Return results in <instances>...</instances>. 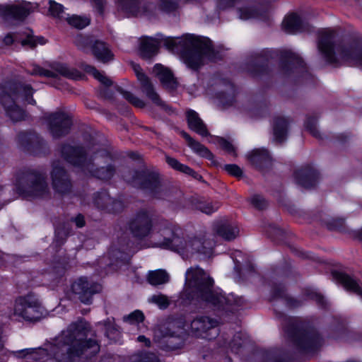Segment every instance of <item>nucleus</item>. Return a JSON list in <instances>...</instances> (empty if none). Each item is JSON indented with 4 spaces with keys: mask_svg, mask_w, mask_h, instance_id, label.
Masks as SVG:
<instances>
[{
    "mask_svg": "<svg viewBox=\"0 0 362 362\" xmlns=\"http://www.w3.org/2000/svg\"><path fill=\"white\" fill-rule=\"evenodd\" d=\"M88 329L86 322L80 320L71 323L66 331H63L54 343L46 349H24L13 351L11 354L17 358H29L43 362H71L73 358L90 350V355L99 351V346L95 339L82 340L81 336L86 335Z\"/></svg>",
    "mask_w": 362,
    "mask_h": 362,
    "instance_id": "f257e3e1",
    "label": "nucleus"
},
{
    "mask_svg": "<svg viewBox=\"0 0 362 362\" xmlns=\"http://www.w3.org/2000/svg\"><path fill=\"white\" fill-rule=\"evenodd\" d=\"M279 59V69L285 78H293V83L302 82L303 78L310 76L303 59L291 49H273L265 48L251 54L245 64L246 71L253 78H269L272 69L269 62Z\"/></svg>",
    "mask_w": 362,
    "mask_h": 362,
    "instance_id": "f03ea898",
    "label": "nucleus"
},
{
    "mask_svg": "<svg viewBox=\"0 0 362 362\" xmlns=\"http://www.w3.org/2000/svg\"><path fill=\"white\" fill-rule=\"evenodd\" d=\"M93 159L88 160L87 151L82 146L62 144L60 147L62 157L68 163L88 170L98 179L108 180L113 176V158L98 139H93L88 146Z\"/></svg>",
    "mask_w": 362,
    "mask_h": 362,
    "instance_id": "7ed1b4c3",
    "label": "nucleus"
},
{
    "mask_svg": "<svg viewBox=\"0 0 362 362\" xmlns=\"http://www.w3.org/2000/svg\"><path fill=\"white\" fill-rule=\"evenodd\" d=\"M187 274H192L187 281V288L181 293L180 299L183 305H189L193 301L204 303L214 310L226 312L233 305H238V298L233 294L227 295L223 290H214V280L211 276H199L190 267Z\"/></svg>",
    "mask_w": 362,
    "mask_h": 362,
    "instance_id": "20e7f679",
    "label": "nucleus"
},
{
    "mask_svg": "<svg viewBox=\"0 0 362 362\" xmlns=\"http://www.w3.org/2000/svg\"><path fill=\"white\" fill-rule=\"evenodd\" d=\"M163 46L168 50L177 51L186 66L194 71H199L204 65V58L209 62L221 60V53L215 49L211 40L206 37L186 33L181 37L163 38Z\"/></svg>",
    "mask_w": 362,
    "mask_h": 362,
    "instance_id": "39448f33",
    "label": "nucleus"
},
{
    "mask_svg": "<svg viewBox=\"0 0 362 362\" xmlns=\"http://www.w3.org/2000/svg\"><path fill=\"white\" fill-rule=\"evenodd\" d=\"M276 317L286 320L284 331L289 339L302 352L315 353L324 343V339L317 329L312 325L294 321L283 312H276Z\"/></svg>",
    "mask_w": 362,
    "mask_h": 362,
    "instance_id": "423d86ee",
    "label": "nucleus"
},
{
    "mask_svg": "<svg viewBox=\"0 0 362 362\" xmlns=\"http://www.w3.org/2000/svg\"><path fill=\"white\" fill-rule=\"evenodd\" d=\"M34 91L30 85L21 82L9 81L4 86L0 93V102L6 115L13 122L21 121L24 118L25 112L21 105L36 104L33 98Z\"/></svg>",
    "mask_w": 362,
    "mask_h": 362,
    "instance_id": "0eeeda50",
    "label": "nucleus"
},
{
    "mask_svg": "<svg viewBox=\"0 0 362 362\" xmlns=\"http://www.w3.org/2000/svg\"><path fill=\"white\" fill-rule=\"evenodd\" d=\"M16 187L26 198L46 199L51 195L46 173L34 168H23L17 173Z\"/></svg>",
    "mask_w": 362,
    "mask_h": 362,
    "instance_id": "6e6552de",
    "label": "nucleus"
},
{
    "mask_svg": "<svg viewBox=\"0 0 362 362\" xmlns=\"http://www.w3.org/2000/svg\"><path fill=\"white\" fill-rule=\"evenodd\" d=\"M127 183L153 198H158L162 192V176L158 170L148 168L135 169Z\"/></svg>",
    "mask_w": 362,
    "mask_h": 362,
    "instance_id": "1a4fd4ad",
    "label": "nucleus"
},
{
    "mask_svg": "<svg viewBox=\"0 0 362 362\" xmlns=\"http://www.w3.org/2000/svg\"><path fill=\"white\" fill-rule=\"evenodd\" d=\"M155 213L153 209L140 208L127 223L129 233L137 240H144L153 232Z\"/></svg>",
    "mask_w": 362,
    "mask_h": 362,
    "instance_id": "9d476101",
    "label": "nucleus"
},
{
    "mask_svg": "<svg viewBox=\"0 0 362 362\" xmlns=\"http://www.w3.org/2000/svg\"><path fill=\"white\" fill-rule=\"evenodd\" d=\"M52 187L55 194L64 197L70 194L73 191V180L71 174L59 160L52 164L50 171Z\"/></svg>",
    "mask_w": 362,
    "mask_h": 362,
    "instance_id": "9b49d317",
    "label": "nucleus"
},
{
    "mask_svg": "<svg viewBox=\"0 0 362 362\" xmlns=\"http://www.w3.org/2000/svg\"><path fill=\"white\" fill-rule=\"evenodd\" d=\"M44 308L33 295L18 298L16 301L14 313L28 321L39 320L43 315Z\"/></svg>",
    "mask_w": 362,
    "mask_h": 362,
    "instance_id": "f8f14e48",
    "label": "nucleus"
},
{
    "mask_svg": "<svg viewBox=\"0 0 362 362\" xmlns=\"http://www.w3.org/2000/svg\"><path fill=\"white\" fill-rule=\"evenodd\" d=\"M218 325L219 322L216 319L206 315H199L190 322L189 327L194 337L210 341L216 339L219 334Z\"/></svg>",
    "mask_w": 362,
    "mask_h": 362,
    "instance_id": "ddd939ff",
    "label": "nucleus"
},
{
    "mask_svg": "<svg viewBox=\"0 0 362 362\" xmlns=\"http://www.w3.org/2000/svg\"><path fill=\"white\" fill-rule=\"evenodd\" d=\"M335 33L333 30H324L319 31L317 37V48L325 62L328 64L338 66L339 59L336 55Z\"/></svg>",
    "mask_w": 362,
    "mask_h": 362,
    "instance_id": "4468645a",
    "label": "nucleus"
},
{
    "mask_svg": "<svg viewBox=\"0 0 362 362\" xmlns=\"http://www.w3.org/2000/svg\"><path fill=\"white\" fill-rule=\"evenodd\" d=\"M133 70L136 74L137 80L141 85V90L146 94L147 98L150 99L155 105L161 107L165 111H172V107L167 105L160 98L159 95L155 90L153 83L148 76L143 71L139 64H133Z\"/></svg>",
    "mask_w": 362,
    "mask_h": 362,
    "instance_id": "2eb2a0df",
    "label": "nucleus"
},
{
    "mask_svg": "<svg viewBox=\"0 0 362 362\" xmlns=\"http://www.w3.org/2000/svg\"><path fill=\"white\" fill-rule=\"evenodd\" d=\"M49 131L54 139L67 135L72 126V120L69 115L63 112H55L47 117Z\"/></svg>",
    "mask_w": 362,
    "mask_h": 362,
    "instance_id": "dca6fc26",
    "label": "nucleus"
},
{
    "mask_svg": "<svg viewBox=\"0 0 362 362\" xmlns=\"http://www.w3.org/2000/svg\"><path fill=\"white\" fill-rule=\"evenodd\" d=\"M122 10L134 17L156 18V8L153 4L144 0H119Z\"/></svg>",
    "mask_w": 362,
    "mask_h": 362,
    "instance_id": "f3484780",
    "label": "nucleus"
},
{
    "mask_svg": "<svg viewBox=\"0 0 362 362\" xmlns=\"http://www.w3.org/2000/svg\"><path fill=\"white\" fill-rule=\"evenodd\" d=\"M71 290L81 302L90 304L93 295L101 291V286L86 277H81L72 284Z\"/></svg>",
    "mask_w": 362,
    "mask_h": 362,
    "instance_id": "a211bd4d",
    "label": "nucleus"
},
{
    "mask_svg": "<svg viewBox=\"0 0 362 362\" xmlns=\"http://www.w3.org/2000/svg\"><path fill=\"white\" fill-rule=\"evenodd\" d=\"M80 67L86 73L92 74L94 78L100 81V98L104 101L112 103L113 100V93L112 90V81L107 78L103 73L98 71L94 66L86 62H81Z\"/></svg>",
    "mask_w": 362,
    "mask_h": 362,
    "instance_id": "6ab92c4d",
    "label": "nucleus"
},
{
    "mask_svg": "<svg viewBox=\"0 0 362 362\" xmlns=\"http://www.w3.org/2000/svg\"><path fill=\"white\" fill-rule=\"evenodd\" d=\"M342 59L352 60L362 66V39L354 37L344 44H339L337 47Z\"/></svg>",
    "mask_w": 362,
    "mask_h": 362,
    "instance_id": "aec40b11",
    "label": "nucleus"
},
{
    "mask_svg": "<svg viewBox=\"0 0 362 362\" xmlns=\"http://www.w3.org/2000/svg\"><path fill=\"white\" fill-rule=\"evenodd\" d=\"M293 177L298 185L305 189H312L317 185L320 173L311 165H305L296 170L293 173Z\"/></svg>",
    "mask_w": 362,
    "mask_h": 362,
    "instance_id": "412c9836",
    "label": "nucleus"
},
{
    "mask_svg": "<svg viewBox=\"0 0 362 362\" xmlns=\"http://www.w3.org/2000/svg\"><path fill=\"white\" fill-rule=\"evenodd\" d=\"M6 45H10L13 42H19L24 47L34 49L40 45H45L46 40L43 37L34 36L30 31H25L14 34H8L3 40Z\"/></svg>",
    "mask_w": 362,
    "mask_h": 362,
    "instance_id": "4be33fe9",
    "label": "nucleus"
},
{
    "mask_svg": "<svg viewBox=\"0 0 362 362\" xmlns=\"http://www.w3.org/2000/svg\"><path fill=\"white\" fill-rule=\"evenodd\" d=\"M179 228L175 227L170 229V236L164 237L160 243L163 249L169 250L177 253H184L187 249V243Z\"/></svg>",
    "mask_w": 362,
    "mask_h": 362,
    "instance_id": "5701e85b",
    "label": "nucleus"
},
{
    "mask_svg": "<svg viewBox=\"0 0 362 362\" xmlns=\"http://www.w3.org/2000/svg\"><path fill=\"white\" fill-rule=\"evenodd\" d=\"M247 160L258 170L263 171L272 166V158L266 148H255L247 156Z\"/></svg>",
    "mask_w": 362,
    "mask_h": 362,
    "instance_id": "b1692460",
    "label": "nucleus"
},
{
    "mask_svg": "<svg viewBox=\"0 0 362 362\" xmlns=\"http://www.w3.org/2000/svg\"><path fill=\"white\" fill-rule=\"evenodd\" d=\"M332 276L337 283L341 284L347 291L352 292L362 298V283L346 272L334 270Z\"/></svg>",
    "mask_w": 362,
    "mask_h": 362,
    "instance_id": "393cba45",
    "label": "nucleus"
},
{
    "mask_svg": "<svg viewBox=\"0 0 362 362\" xmlns=\"http://www.w3.org/2000/svg\"><path fill=\"white\" fill-rule=\"evenodd\" d=\"M180 136L186 141L187 146L197 156L204 158L212 163L214 166L218 165L214 153L204 145L193 139L187 132H180Z\"/></svg>",
    "mask_w": 362,
    "mask_h": 362,
    "instance_id": "a878e982",
    "label": "nucleus"
},
{
    "mask_svg": "<svg viewBox=\"0 0 362 362\" xmlns=\"http://www.w3.org/2000/svg\"><path fill=\"white\" fill-rule=\"evenodd\" d=\"M17 141L28 150L40 151L47 146L45 141L35 132H20L17 135Z\"/></svg>",
    "mask_w": 362,
    "mask_h": 362,
    "instance_id": "bb28decb",
    "label": "nucleus"
},
{
    "mask_svg": "<svg viewBox=\"0 0 362 362\" xmlns=\"http://www.w3.org/2000/svg\"><path fill=\"white\" fill-rule=\"evenodd\" d=\"M153 72L166 89L175 90L177 88L178 82L170 69L161 64H156L153 66Z\"/></svg>",
    "mask_w": 362,
    "mask_h": 362,
    "instance_id": "cd10ccee",
    "label": "nucleus"
},
{
    "mask_svg": "<svg viewBox=\"0 0 362 362\" xmlns=\"http://www.w3.org/2000/svg\"><path fill=\"white\" fill-rule=\"evenodd\" d=\"M296 274L291 264V259L286 257H284L281 261L271 265L269 272V275L272 278L295 279Z\"/></svg>",
    "mask_w": 362,
    "mask_h": 362,
    "instance_id": "c85d7f7f",
    "label": "nucleus"
},
{
    "mask_svg": "<svg viewBox=\"0 0 362 362\" xmlns=\"http://www.w3.org/2000/svg\"><path fill=\"white\" fill-rule=\"evenodd\" d=\"M160 42L152 37H144L141 40L139 53L142 59L149 60L153 59L158 52Z\"/></svg>",
    "mask_w": 362,
    "mask_h": 362,
    "instance_id": "c756f323",
    "label": "nucleus"
},
{
    "mask_svg": "<svg viewBox=\"0 0 362 362\" xmlns=\"http://www.w3.org/2000/svg\"><path fill=\"white\" fill-rule=\"evenodd\" d=\"M186 120L188 128L191 131L203 137L210 135L206 124L195 110L189 109L186 112Z\"/></svg>",
    "mask_w": 362,
    "mask_h": 362,
    "instance_id": "7c9ffc66",
    "label": "nucleus"
},
{
    "mask_svg": "<svg viewBox=\"0 0 362 362\" xmlns=\"http://www.w3.org/2000/svg\"><path fill=\"white\" fill-rule=\"evenodd\" d=\"M32 6L30 2L22 1L19 4L5 6L4 13L6 17L22 21L30 14Z\"/></svg>",
    "mask_w": 362,
    "mask_h": 362,
    "instance_id": "2f4dec72",
    "label": "nucleus"
},
{
    "mask_svg": "<svg viewBox=\"0 0 362 362\" xmlns=\"http://www.w3.org/2000/svg\"><path fill=\"white\" fill-rule=\"evenodd\" d=\"M213 230L217 236L227 241L234 240L239 233V229L226 220L214 223Z\"/></svg>",
    "mask_w": 362,
    "mask_h": 362,
    "instance_id": "473e14b6",
    "label": "nucleus"
},
{
    "mask_svg": "<svg viewBox=\"0 0 362 362\" xmlns=\"http://www.w3.org/2000/svg\"><path fill=\"white\" fill-rule=\"evenodd\" d=\"M165 160L168 166L173 170L179 173H183L186 175L192 177L193 179L198 180L200 182L205 183L203 176L195 171L194 169L187 165L181 163L177 158L166 155Z\"/></svg>",
    "mask_w": 362,
    "mask_h": 362,
    "instance_id": "72a5a7b5",
    "label": "nucleus"
},
{
    "mask_svg": "<svg viewBox=\"0 0 362 362\" xmlns=\"http://www.w3.org/2000/svg\"><path fill=\"white\" fill-rule=\"evenodd\" d=\"M260 354L262 362H292L288 353L281 348L263 349Z\"/></svg>",
    "mask_w": 362,
    "mask_h": 362,
    "instance_id": "f704fd0d",
    "label": "nucleus"
},
{
    "mask_svg": "<svg viewBox=\"0 0 362 362\" xmlns=\"http://www.w3.org/2000/svg\"><path fill=\"white\" fill-rule=\"evenodd\" d=\"M289 121L286 117L277 116L274 118L273 134L277 143L281 144L286 139Z\"/></svg>",
    "mask_w": 362,
    "mask_h": 362,
    "instance_id": "c9c22d12",
    "label": "nucleus"
},
{
    "mask_svg": "<svg viewBox=\"0 0 362 362\" xmlns=\"http://www.w3.org/2000/svg\"><path fill=\"white\" fill-rule=\"evenodd\" d=\"M282 27L287 33L299 31L303 28V20L299 15L292 13L284 18Z\"/></svg>",
    "mask_w": 362,
    "mask_h": 362,
    "instance_id": "e433bc0d",
    "label": "nucleus"
},
{
    "mask_svg": "<svg viewBox=\"0 0 362 362\" xmlns=\"http://www.w3.org/2000/svg\"><path fill=\"white\" fill-rule=\"evenodd\" d=\"M92 50L94 56L103 63L111 59L110 50L103 41L95 40L92 46Z\"/></svg>",
    "mask_w": 362,
    "mask_h": 362,
    "instance_id": "4c0bfd02",
    "label": "nucleus"
},
{
    "mask_svg": "<svg viewBox=\"0 0 362 362\" xmlns=\"http://www.w3.org/2000/svg\"><path fill=\"white\" fill-rule=\"evenodd\" d=\"M268 237L276 244H284L286 240V232L274 223L269 225L267 229Z\"/></svg>",
    "mask_w": 362,
    "mask_h": 362,
    "instance_id": "58836bf2",
    "label": "nucleus"
},
{
    "mask_svg": "<svg viewBox=\"0 0 362 362\" xmlns=\"http://www.w3.org/2000/svg\"><path fill=\"white\" fill-rule=\"evenodd\" d=\"M148 282L152 286L164 284L169 281V275L164 269L150 271L147 276Z\"/></svg>",
    "mask_w": 362,
    "mask_h": 362,
    "instance_id": "ea45409f",
    "label": "nucleus"
},
{
    "mask_svg": "<svg viewBox=\"0 0 362 362\" xmlns=\"http://www.w3.org/2000/svg\"><path fill=\"white\" fill-rule=\"evenodd\" d=\"M54 69L59 74L69 79L80 80L83 76V75L79 71L74 68H70L66 64H56L54 67Z\"/></svg>",
    "mask_w": 362,
    "mask_h": 362,
    "instance_id": "a19ab883",
    "label": "nucleus"
},
{
    "mask_svg": "<svg viewBox=\"0 0 362 362\" xmlns=\"http://www.w3.org/2000/svg\"><path fill=\"white\" fill-rule=\"evenodd\" d=\"M255 9V18L267 22L269 20V10L271 3L268 0H262L257 5L253 6Z\"/></svg>",
    "mask_w": 362,
    "mask_h": 362,
    "instance_id": "79ce46f5",
    "label": "nucleus"
},
{
    "mask_svg": "<svg viewBox=\"0 0 362 362\" xmlns=\"http://www.w3.org/2000/svg\"><path fill=\"white\" fill-rule=\"evenodd\" d=\"M318 122V117L315 115H307L306 119L304 122V127L307 132H308L313 137L322 140L321 133L317 128V124Z\"/></svg>",
    "mask_w": 362,
    "mask_h": 362,
    "instance_id": "37998d69",
    "label": "nucleus"
},
{
    "mask_svg": "<svg viewBox=\"0 0 362 362\" xmlns=\"http://www.w3.org/2000/svg\"><path fill=\"white\" fill-rule=\"evenodd\" d=\"M158 9L162 13L170 15L179 9V3L176 0H158Z\"/></svg>",
    "mask_w": 362,
    "mask_h": 362,
    "instance_id": "c03bdc74",
    "label": "nucleus"
},
{
    "mask_svg": "<svg viewBox=\"0 0 362 362\" xmlns=\"http://www.w3.org/2000/svg\"><path fill=\"white\" fill-rule=\"evenodd\" d=\"M115 90L121 92L123 98L135 107L144 108L146 105L144 101L130 91L122 90V88L115 83Z\"/></svg>",
    "mask_w": 362,
    "mask_h": 362,
    "instance_id": "a18cd8bd",
    "label": "nucleus"
},
{
    "mask_svg": "<svg viewBox=\"0 0 362 362\" xmlns=\"http://www.w3.org/2000/svg\"><path fill=\"white\" fill-rule=\"evenodd\" d=\"M271 300L276 299L284 300L286 296V287L282 283H274L271 286Z\"/></svg>",
    "mask_w": 362,
    "mask_h": 362,
    "instance_id": "49530a36",
    "label": "nucleus"
},
{
    "mask_svg": "<svg viewBox=\"0 0 362 362\" xmlns=\"http://www.w3.org/2000/svg\"><path fill=\"white\" fill-rule=\"evenodd\" d=\"M148 302L156 305L160 310H165L170 305V300L168 297L161 293L152 295L148 298Z\"/></svg>",
    "mask_w": 362,
    "mask_h": 362,
    "instance_id": "de8ad7c7",
    "label": "nucleus"
},
{
    "mask_svg": "<svg viewBox=\"0 0 362 362\" xmlns=\"http://www.w3.org/2000/svg\"><path fill=\"white\" fill-rule=\"evenodd\" d=\"M327 228L331 231L345 232V219L342 218H331L325 222Z\"/></svg>",
    "mask_w": 362,
    "mask_h": 362,
    "instance_id": "09e8293b",
    "label": "nucleus"
},
{
    "mask_svg": "<svg viewBox=\"0 0 362 362\" xmlns=\"http://www.w3.org/2000/svg\"><path fill=\"white\" fill-rule=\"evenodd\" d=\"M95 204L101 209H105L112 203V198L106 191H101L97 194L94 199Z\"/></svg>",
    "mask_w": 362,
    "mask_h": 362,
    "instance_id": "8fccbe9b",
    "label": "nucleus"
},
{
    "mask_svg": "<svg viewBox=\"0 0 362 362\" xmlns=\"http://www.w3.org/2000/svg\"><path fill=\"white\" fill-rule=\"evenodd\" d=\"M217 144L226 153L236 157L238 156L236 147L228 139L222 136L216 137Z\"/></svg>",
    "mask_w": 362,
    "mask_h": 362,
    "instance_id": "3c124183",
    "label": "nucleus"
},
{
    "mask_svg": "<svg viewBox=\"0 0 362 362\" xmlns=\"http://www.w3.org/2000/svg\"><path fill=\"white\" fill-rule=\"evenodd\" d=\"M132 257V255L128 252L120 251L115 247V272L119 263L124 266H129L131 263Z\"/></svg>",
    "mask_w": 362,
    "mask_h": 362,
    "instance_id": "603ef678",
    "label": "nucleus"
},
{
    "mask_svg": "<svg viewBox=\"0 0 362 362\" xmlns=\"http://www.w3.org/2000/svg\"><path fill=\"white\" fill-rule=\"evenodd\" d=\"M68 23L77 29H83L90 23V19L87 17L73 15L71 17H66Z\"/></svg>",
    "mask_w": 362,
    "mask_h": 362,
    "instance_id": "864d4df0",
    "label": "nucleus"
},
{
    "mask_svg": "<svg viewBox=\"0 0 362 362\" xmlns=\"http://www.w3.org/2000/svg\"><path fill=\"white\" fill-rule=\"evenodd\" d=\"M131 362H160V360L153 352L141 351L137 354Z\"/></svg>",
    "mask_w": 362,
    "mask_h": 362,
    "instance_id": "5fc2aeb1",
    "label": "nucleus"
},
{
    "mask_svg": "<svg viewBox=\"0 0 362 362\" xmlns=\"http://www.w3.org/2000/svg\"><path fill=\"white\" fill-rule=\"evenodd\" d=\"M216 98L223 106H232L235 102L234 95L226 91L216 93Z\"/></svg>",
    "mask_w": 362,
    "mask_h": 362,
    "instance_id": "6e6d98bb",
    "label": "nucleus"
},
{
    "mask_svg": "<svg viewBox=\"0 0 362 362\" xmlns=\"http://www.w3.org/2000/svg\"><path fill=\"white\" fill-rule=\"evenodd\" d=\"M144 319L145 317L143 312L139 310H136L128 315L124 317V321L127 322L131 325L143 322Z\"/></svg>",
    "mask_w": 362,
    "mask_h": 362,
    "instance_id": "4d7b16f0",
    "label": "nucleus"
},
{
    "mask_svg": "<svg viewBox=\"0 0 362 362\" xmlns=\"http://www.w3.org/2000/svg\"><path fill=\"white\" fill-rule=\"evenodd\" d=\"M250 204L259 211H263L268 206V202L262 195L255 194L250 198Z\"/></svg>",
    "mask_w": 362,
    "mask_h": 362,
    "instance_id": "13d9d810",
    "label": "nucleus"
},
{
    "mask_svg": "<svg viewBox=\"0 0 362 362\" xmlns=\"http://www.w3.org/2000/svg\"><path fill=\"white\" fill-rule=\"evenodd\" d=\"M204 240L201 238L198 237H192L189 238L187 240V249L188 250H185V252H191L192 254H197L199 251L200 247L203 244Z\"/></svg>",
    "mask_w": 362,
    "mask_h": 362,
    "instance_id": "bf43d9fd",
    "label": "nucleus"
},
{
    "mask_svg": "<svg viewBox=\"0 0 362 362\" xmlns=\"http://www.w3.org/2000/svg\"><path fill=\"white\" fill-rule=\"evenodd\" d=\"M28 74L32 76H41L48 78H55L57 76L55 72L45 69L37 65H34L30 70H28Z\"/></svg>",
    "mask_w": 362,
    "mask_h": 362,
    "instance_id": "052dcab7",
    "label": "nucleus"
},
{
    "mask_svg": "<svg viewBox=\"0 0 362 362\" xmlns=\"http://www.w3.org/2000/svg\"><path fill=\"white\" fill-rule=\"evenodd\" d=\"M196 209L207 215H211L218 210L211 202L198 201L195 206Z\"/></svg>",
    "mask_w": 362,
    "mask_h": 362,
    "instance_id": "680f3d73",
    "label": "nucleus"
},
{
    "mask_svg": "<svg viewBox=\"0 0 362 362\" xmlns=\"http://www.w3.org/2000/svg\"><path fill=\"white\" fill-rule=\"evenodd\" d=\"M291 252L296 257L303 259H314V253L305 251L300 247L293 245H289Z\"/></svg>",
    "mask_w": 362,
    "mask_h": 362,
    "instance_id": "e2e57ef3",
    "label": "nucleus"
},
{
    "mask_svg": "<svg viewBox=\"0 0 362 362\" xmlns=\"http://www.w3.org/2000/svg\"><path fill=\"white\" fill-rule=\"evenodd\" d=\"M223 170H226L229 175L238 179H240L243 177V170L237 164H226L223 166Z\"/></svg>",
    "mask_w": 362,
    "mask_h": 362,
    "instance_id": "0e129e2a",
    "label": "nucleus"
},
{
    "mask_svg": "<svg viewBox=\"0 0 362 362\" xmlns=\"http://www.w3.org/2000/svg\"><path fill=\"white\" fill-rule=\"evenodd\" d=\"M242 333H236L233 339L230 342V348L231 351L235 354H238L243 346V340L241 337Z\"/></svg>",
    "mask_w": 362,
    "mask_h": 362,
    "instance_id": "69168bd1",
    "label": "nucleus"
},
{
    "mask_svg": "<svg viewBox=\"0 0 362 362\" xmlns=\"http://www.w3.org/2000/svg\"><path fill=\"white\" fill-rule=\"evenodd\" d=\"M49 12L54 16L59 18H65L64 15V7L62 4L55 2L54 1H49Z\"/></svg>",
    "mask_w": 362,
    "mask_h": 362,
    "instance_id": "338daca9",
    "label": "nucleus"
},
{
    "mask_svg": "<svg viewBox=\"0 0 362 362\" xmlns=\"http://www.w3.org/2000/svg\"><path fill=\"white\" fill-rule=\"evenodd\" d=\"M238 12L240 18L243 20L255 18V9H254L253 6L240 8H239Z\"/></svg>",
    "mask_w": 362,
    "mask_h": 362,
    "instance_id": "774afa93",
    "label": "nucleus"
}]
</instances>
